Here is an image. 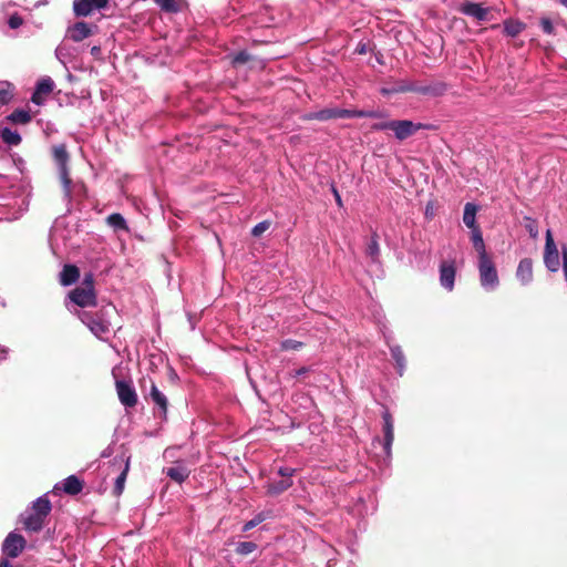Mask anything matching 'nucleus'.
<instances>
[{
  "mask_svg": "<svg viewBox=\"0 0 567 567\" xmlns=\"http://www.w3.org/2000/svg\"><path fill=\"white\" fill-rule=\"evenodd\" d=\"M524 227L528 231L529 236L532 238H536L538 236V225L537 221L528 216H525L524 219Z\"/></svg>",
  "mask_w": 567,
  "mask_h": 567,
  "instance_id": "nucleus-37",
  "label": "nucleus"
},
{
  "mask_svg": "<svg viewBox=\"0 0 567 567\" xmlns=\"http://www.w3.org/2000/svg\"><path fill=\"white\" fill-rule=\"evenodd\" d=\"M476 213H477V206L475 204H473V203L465 204L463 221L471 229L478 228V225L476 224Z\"/></svg>",
  "mask_w": 567,
  "mask_h": 567,
  "instance_id": "nucleus-23",
  "label": "nucleus"
},
{
  "mask_svg": "<svg viewBox=\"0 0 567 567\" xmlns=\"http://www.w3.org/2000/svg\"><path fill=\"white\" fill-rule=\"evenodd\" d=\"M165 474L174 482L182 484L190 474V470L186 466L184 461H176L174 465L166 468Z\"/></svg>",
  "mask_w": 567,
  "mask_h": 567,
  "instance_id": "nucleus-13",
  "label": "nucleus"
},
{
  "mask_svg": "<svg viewBox=\"0 0 567 567\" xmlns=\"http://www.w3.org/2000/svg\"><path fill=\"white\" fill-rule=\"evenodd\" d=\"M117 458H120L121 462L124 463V468L122 470V472L115 480V484H114V488H113V494L115 496H120L124 491L125 481L127 477V473L130 471V463H131V456L126 455L125 452H123L120 456H116L114 458V463L117 461Z\"/></svg>",
  "mask_w": 567,
  "mask_h": 567,
  "instance_id": "nucleus-12",
  "label": "nucleus"
},
{
  "mask_svg": "<svg viewBox=\"0 0 567 567\" xmlns=\"http://www.w3.org/2000/svg\"><path fill=\"white\" fill-rule=\"evenodd\" d=\"M115 389L120 402L125 408H134L137 404V394L131 381L116 380Z\"/></svg>",
  "mask_w": 567,
  "mask_h": 567,
  "instance_id": "nucleus-8",
  "label": "nucleus"
},
{
  "mask_svg": "<svg viewBox=\"0 0 567 567\" xmlns=\"http://www.w3.org/2000/svg\"><path fill=\"white\" fill-rule=\"evenodd\" d=\"M447 90V85L444 82L432 81L429 83H422L420 81H400L392 90L395 93L413 92L429 96H441Z\"/></svg>",
  "mask_w": 567,
  "mask_h": 567,
  "instance_id": "nucleus-2",
  "label": "nucleus"
},
{
  "mask_svg": "<svg viewBox=\"0 0 567 567\" xmlns=\"http://www.w3.org/2000/svg\"><path fill=\"white\" fill-rule=\"evenodd\" d=\"M110 455H111V451H109V450L103 451L101 454L102 457H109Z\"/></svg>",
  "mask_w": 567,
  "mask_h": 567,
  "instance_id": "nucleus-53",
  "label": "nucleus"
},
{
  "mask_svg": "<svg viewBox=\"0 0 567 567\" xmlns=\"http://www.w3.org/2000/svg\"><path fill=\"white\" fill-rule=\"evenodd\" d=\"M80 278V269L75 265H64L60 272V284L62 286H71L75 284Z\"/></svg>",
  "mask_w": 567,
  "mask_h": 567,
  "instance_id": "nucleus-20",
  "label": "nucleus"
},
{
  "mask_svg": "<svg viewBox=\"0 0 567 567\" xmlns=\"http://www.w3.org/2000/svg\"><path fill=\"white\" fill-rule=\"evenodd\" d=\"M544 262L547 269L551 272H556L560 267L559 251L549 229L546 231Z\"/></svg>",
  "mask_w": 567,
  "mask_h": 567,
  "instance_id": "nucleus-6",
  "label": "nucleus"
},
{
  "mask_svg": "<svg viewBox=\"0 0 567 567\" xmlns=\"http://www.w3.org/2000/svg\"><path fill=\"white\" fill-rule=\"evenodd\" d=\"M365 255L371 258L372 261H378L380 257L379 236L373 233L370 243L367 245Z\"/></svg>",
  "mask_w": 567,
  "mask_h": 567,
  "instance_id": "nucleus-28",
  "label": "nucleus"
},
{
  "mask_svg": "<svg viewBox=\"0 0 567 567\" xmlns=\"http://www.w3.org/2000/svg\"><path fill=\"white\" fill-rule=\"evenodd\" d=\"M25 538L16 532H11L4 538L1 550L9 558L18 557L25 548Z\"/></svg>",
  "mask_w": 567,
  "mask_h": 567,
  "instance_id": "nucleus-5",
  "label": "nucleus"
},
{
  "mask_svg": "<svg viewBox=\"0 0 567 567\" xmlns=\"http://www.w3.org/2000/svg\"><path fill=\"white\" fill-rule=\"evenodd\" d=\"M2 141L10 146H18L22 138L17 131H12L9 127H4L0 131Z\"/></svg>",
  "mask_w": 567,
  "mask_h": 567,
  "instance_id": "nucleus-30",
  "label": "nucleus"
},
{
  "mask_svg": "<svg viewBox=\"0 0 567 567\" xmlns=\"http://www.w3.org/2000/svg\"><path fill=\"white\" fill-rule=\"evenodd\" d=\"M250 60H251V55H250L248 52H246V51H240V52H238V53L234 56V59H233V63H234V64H245V63H247V62H248V61H250Z\"/></svg>",
  "mask_w": 567,
  "mask_h": 567,
  "instance_id": "nucleus-42",
  "label": "nucleus"
},
{
  "mask_svg": "<svg viewBox=\"0 0 567 567\" xmlns=\"http://www.w3.org/2000/svg\"><path fill=\"white\" fill-rule=\"evenodd\" d=\"M427 127V125L421 123L414 124L409 120H393L391 131L394 132L398 140L403 141L412 136L419 130Z\"/></svg>",
  "mask_w": 567,
  "mask_h": 567,
  "instance_id": "nucleus-9",
  "label": "nucleus"
},
{
  "mask_svg": "<svg viewBox=\"0 0 567 567\" xmlns=\"http://www.w3.org/2000/svg\"><path fill=\"white\" fill-rule=\"evenodd\" d=\"M471 239H472L474 249L478 254V258L488 256L486 252L485 243H484L483 235H482L480 227L472 229Z\"/></svg>",
  "mask_w": 567,
  "mask_h": 567,
  "instance_id": "nucleus-25",
  "label": "nucleus"
},
{
  "mask_svg": "<svg viewBox=\"0 0 567 567\" xmlns=\"http://www.w3.org/2000/svg\"><path fill=\"white\" fill-rule=\"evenodd\" d=\"M0 567H14V566L8 559H1Z\"/></svg>",
  "mask_w": 567,
  "mask_h": 567,
  "instance_id": "nucleus-51",
  "label": "nucleus"
},
{
  "mask_svg": "<svg viewBox=\"0 0 567 567\" xmlns=\"http://www.w3.org/2000/svg\"><path fill=\"white\" fill-rule=\"evenodd\" d=\"M271 223L269 220H262L260 223H258L252 229H251V235L254 237H259L261 236L265 231H267L270 227Z\"/></svg>",
  "mask_w": 567,
  "mask_h": 567,
  "instance_id": "nucleus-40",
  "label": "nucleus"
},
{
  "mask_svg": "<svg viewBox=\"0 0 567 567\" xmlns=\"http://www.w3.org/2000/svg\"><path fill=\"white\" fill-rule=\"evenodd\" d=\"M391 127H392V121H388V122H381V123H374L371 128L373 131H385V130H390L391 131Z\"/></svg>",
  "mask_w": 567,
  "mask_h": 567,
  "instance_id": "nucleus-44",
  "label": "nucleus"
},
{
  "mask_svg": "<svg viewBox=\"0 0 567 567\" xmlns=\"http://www.w3.org/2000/svg\"><path fill=\"white\" fill-rule=\"evenodd\" d=\"M539 23H540V27H542L544 33H546V34H553L554 33V25H553L550 19L542 18Z\"/></svg>",
  "mask_w": 567,
  "mask_h": 567,
  "instance_id": "nucleus-43",
  "label": "nucleus"
},
{
  "mask_svg": "<svg viewBox=\"0 0 567 567\" xmlns=\"http://www.w3.org/2000/svg\"><path fill=\"white\" fill-rule=\"evenodd\" d=\"M150 398L153 401V403L157 405L159 410V415L165 419L168 409V401L166 395L158 390L154 382H152L151 385Z\"/></svg>",
  "mask_w": 567,
  "mask_h": 567,
  "instance_id": "nucleus-17",
  "label": "nucleus"
},
{
  "mask_svg": "<svg viewBox=\"0 0 567 567\" xmlns=\"http://www.w3.org/2000/svg\"><path fill=\"white\" fill-rule=\"evenodd\" d=\"M303 347V343L293 339H287L284 340L280 344L281 350L289 351V350H300Z\"/></svg>",
  "mask_w": 567,
  "mask_h": 567,
  "instance_id": "nucleus-39",
  "label": "nucleus"
},
{
  "mask_svg": "<svg viewBox=\"0 0 567 567\" xmlns=\"http://www.w3.org/2000/svg\"><path fill=\"white\" fill-rule=\"evenodd\" d=\"M383 432H384V452L388 456L391 454V446L394 440L393 420L389 412L383 414Z\"/></svg>",
  "mask_w": 567,
  "mask_h": 567,
  "instance_id": "nucleus-15",
  "label": "nucleus"
},
{
  "mask_svg": "<svg viewBox=\"0 0 567 567\" xmlns=\"http://www.w3.org/2000/svg\"><path fill=\"white\" fill-rule=\"evenodd\" d=\"M53 158L60 167H66L69 162V153L64 144L55 145L53 147Z\"/></svg>",
  "mask_w": 567,
  "mask_h": 567,
  "instance_id": "nucleus-29",
  "label": "nucleus"
},
{
  "mask_svg": "<svg viewBox=\"0 0 567 567\" xmlns=\"http://www.w3.org/2000/svg\"><path fill=\"white\" fill-rule=\"evenodd\" d=\"M391 355L394 359V361L399 368L400 374H402V371L405 368L406 360H405V355H404L401 347H399V346L392 347Z\"/></svg>",
  "mask_w": 567,
  "mask_h": 567,
  "instance_id": "nucleus-34",
  "label": "nucleus"
},
{
  "mask_svg": "<svg viewBox=\"0 0 567 567\" xmlns=\"http://www.w3.org/2000/svg\"><path fill=\"white\" fill-rule=\"evenodd\" d=\"M257 544L255 542H240L236 546V554L240 556H247L254 553L257 549Z\"/></svg>",
  "mask_w": 567,
  "mask_h": 567,
  "instance_id": "nucleus-36",
  "label": "nucleus"
},
{
  "mask_svg": "<svg viewBox=\"0 0 567 567\" xmlns=\"http://www.w3.org/2000/svg\"><path fill=\"white\" fill-rule=\"evenodd\" d=\"M558 2L565 8H567V0H558Z\"/></svg>",
  "mask_w": 567,
  "mask_h": 567,
  "instance_id": "nucleus-54",
  "label": "nucleus"
},
{
  "mask_svg": "<svg viewBox=\"0 0 567 567\" xmlns=\"http://www.w3.org/2000/svg\"><path fill=\"white\" fill-rule=\"evenodd\" d=\"M59 174H60L61 182H62V184L64 186L65 193L69 195L70 192H71V178L69 176V168H68V166L66 167H60L59 168Z\"/></svg>",
  "mask_w": 567,
  "mask_h": 567,
  "instance_id": "nucleus-38",
  "label": "nucleus"
},
{
  "mask_svg": "<svg viewBox=\"0 0 567 567\" xmlns=\"http://www.w3.org/2000/svg\"><path fill=\"white\" fill-rule=\"evenodd\" d=\"M68 33L71 40L74 42H81L92 34V29L86 22L80 21L69 28Z\"/></svg>",
  "mask_w": 567,
  "mask_h": 567,
  "instance_id": "nucleus-16",
  "label": "nucleus"
},
{
  "mask_svg": "<svg viewBox=\"0 0 567 567\" xmlns=\"http://www.w3.org/2000/svg\"><path fill=\"white\" fill-rule=\"evenodd\" d=\"M264 520H265V516L262 514H258L252 519L245 523V525L243 526V532H248V530L255 528L257 525H259Z\"/></svg>",
  "mask_w": 567,
  "mask_h": 567,
  "instance_id": "nucleus-41",
  "label": "nucleus"
},
{
  "mask_svg": "<svg viewBox=\"0 0 567 567\" xmlns=\"http://www.w3.org/2000/svg\"><path fill=\"white\" fill-rule=\"evenodd\" d=\"M106 223L115 231H118V230L128 231V226L126 224V220L118 213H113L110 216H107Z\"/></svg>",
  "mask_w": 567,
  "mask_h": 567,
  "instance_id": "nucleus-26",
  "label": "nucleus"
},
{
  "mask_svg": "<svg viewBox=\"0 0 567 567\" xmlns=\"http://www.w3.org/2000/svg\"><path fill=\"white\" fill-rule=\"evenodd\" d=\"M82 321L85 322L89 329L99 338L110 332V322L104 318L102 312H84Z\"/></svg>",
  "mask_w": 567,
  "mask_h": 567,
  "instance_id": "nucleus-7",
  "label": "nucleus"
},
{
  "mask_svg": "<svg viewBox=\"0 0 567 567\" xmlns=\"http://www.w3.org/2000/svg\"><path fill=\"white\" fill-rule=\"evenodd\" d=\"M524 29V24L518 21H505L504 22V32L508 37L518 35Z\"/></svg>",
  "mask_w": 567,
  "mask_h": 567,
  "instance_id": "nucleus-33",
  "label": "nucleus"
},
{
  "mask_svg": "<svg viewBox=\"0 0 567 567\" xmlns=\"http://www.w3.org/2000/svg\"><path fill=\"white\" fill-rule=\"evenodd\" d=\"M52 505L50 499L47 496H41L37 498L31 507V512L35 514H40L42 516H48L51 513Z\"/></svg>",
  "mask_w": 567,
  "mask_h": 567,
  "instance_id": "nucleus-24",
  "label": "nucleus"
},
{
  "mask_svg": "<svg viewBox=\"0 0 567 567\" xmlns=\"http://www.w3.org/2000/svg\"><path fill=\"white\" fill-rule=\"evenodd\" d=\"M7 120L13 124H28L31 122L32 116L29 111L25 110H14L10 115L7 116Z\"/></svg>",
  "mask_w": 567,
  "mask_h": 567,
  "instance_id": "nucleus-27",
  "label": "nucleus"
},
{
  "mask_svg": "<svg viewBox=\"0 0 567 567\" xmlns=\"http://www.w3.org/2000/svg\"><path fill=\"white\" fill-rule=\"evenodd\" d=\"M109 0H73V11L76 17H87L94 10L103 9Z\"/></svg>",
  "mask_w": 567,
  "mask_h": 567,
  "instance_id": "nucleus-10",
  "label": "nucleus"
},
{
  "mask_svg": "<svg viewBox=\"0 0 567 567\" xmlns=\"http://www.w3.org/2000/svg\"><path fill=\"white\" fill-rule=\"evenodd\" d=\"M45 516L33 512L27 513L23 517V527L25 530L38 533L44 526Z\"/></svg>",
  "mask_w": 567,
  "mask_h": 567,
  "instance_id": "nucleus-19",
  "label": "nucleus"
},
{
  "mask_svg": "<svg viewBox=\"0 0 567 567\" xmlns=\"http://www.w3.org/2000/svg\"><path fill=\"white\" fill-rule=\"evenodd\" d=\"M309 372V369L306 367H302L298 370H295L293 373H291L292 378L305 375Z\"/></svg>",
  "mask_w": 567,
  "mask_h": 567,
  "instance_id": "nucleus-49",
  "label": "nucleus"
},
{
  "mask_svg": "<svg viewBox=\"0 0 567 567\" xmlns=\"http://www.w3.org/2000/svg\"><path fill=\"white\" fill-rule=\"evenodd\" d=\"M53 89H54V82L52 81V79L44 78L38 82L35 91L38 92V94L41 93L42 95L47 96L50 93H52Z\"/></svg>",
  "mask_w": 567,
  "mask_h": 567,
  "instance_id": "nucleus-35",
  "label": "nucleus"
},
{
  "mask_svg": "<svg viewBox=\"0 0 567 567\" xmlns=\"http://www.w3.org/2000/svg\"><path fill=\"white\" fill-rule=\"evenodd\" d=\"M385 114L379 110H348L339 107H327L318 112H310L302 116L305 121H328L332 118L371 117L382 118Z\"/></svg>",
  "mask_w": 567,
  "mask_h": 567,
  "instance_id": "nucleus-1",
  "label": "nucleus"
},
{
  "mask_svg": "<svg viewBox=\"0 0 567 567\" xmlns=\"http://www.w3.org/2000/svg\"><path fill=\"white\" fill-rule=\"evenodd\" d=\"M291 486H292V480L289 477L281 478L279 481L269 482L267 484V494H269L271 496H278V495L282 494L284 492H286Z\"/></svg>",
  "mask_w": 567,
  "mask_h": 567,
  "instance_id": "nucleus-22",
  "label": "nucleus"
},
{
  "mask_svg": "<svg viewBox=\"0 0 567 567\" xmlns=\"http://www.w3.org/2000/svg\"><path fill=\"white\" fill-rule=\"evenodd\" d=\"M516 277L523 285H527L533 280V260L530 258H523L519 261Z\"/></svg>",
  "mask_w": 567,
  "mask_h": 567,
  "instance_id": "nucleus-18",
  "label": "nucleus"
},
{
  "mask_svg": "<svg viewBox=\"0 0 567 567\" xmlns=\"http://www.w3.org/2000/svg\"><path fill=\"white\" fill-rule=\"evenodd\" d=\"M13 85L8 81H0V104L7 105L13 97Z\"/></svg>",
  "mask_w": 567,
  "mask_h": 567,
  "instance_id": "nucleus-31",
  "label": "nucleus"
},
{
  "mask_svg": "<svg viewBox=\"0 0 567 567\" xmlns=\"http://www.w3.org/2000/svg\"><path fill=\"white\" fill-rule=\"evenodd\" d=\"M367 45L364 43H359L357 49H355V52L359 53V54H365L367 53Z\"/></svg>",
  "mask_w": 567,
  "mask_h": 567,
  "instance_id": "nucleus-50",
  "label": "nucleus"
},
{
  "mask_svg": "<svg viewBox=\"0 0 567 567\" xmlns=\"http://www.w3.org/2000/svg\"><path fill=\"white\" fill-rule=\"evenodd\" d=\"M155 3L165 12L176 13L181 11V3L177 0H154Z\"/></svg>",
  "mask_w": 567,
  "mask_h": 567,
  "instance_id": "nucleus-32",
  "label": "nucleus"
},
{
  "mask_svg": "<svg viewBox=\"0 0 567 567\" xmlns=\"http://www.w3.org/2000/svg\"><path fill=\"white\" fill-rule=\"evenodd\" d=\"M4 358V351L0 349V360Z\"/></svg>",
  "mask_w": 567,
  "mask_h": 567,
  "instance_id": "nucleus-55",
  "label": "nucleus"
},
{
  "mask_svg": "<svg viewBox=\"0 0 567 567\" xmlns=\"http://www.w3.org/2000/svg\"><path fill=\"white\" fill-rule=\"evenodd\" d=\"M293 472H295V470H292L290 467H280L278 471L281 478H287V477L291 478Z\"/></svg>",
  "mask_w": 567,
  "mask_h": 567,
  "instance_id": "nucleus-46",
  "label": "nucleus"
},
{
  "mask_svg": "<svg viewBox=\"0 0 567 567\" xmlns=\"http://www.w3.org/2000/svg\"><path fill=\"white\" fill-rule=\"evenodd\" d=\"M455 262L454 261H442L440 266V282L441 285L447 289L452 290L454 287V280H455Z\"/></svg>",
  "mask_w": 567,
  "mask_h": 567,
  "instance_id": "nucleus-11",
  "label": "nucleus"
},
{
  "mask_svg": "<svg viewBox=\"0 0 567 567\" xmlns=\"http://www.w3.org/2000/svg\"><path fill=\"white\" fill-rule=\"evenodd\" d=\"M22 24V19L20 17L13 16L9 19V25L12 29H17Z\"/></svg>",
  "mask_w": 567,
  "mask_h": 567,
  "instance_id": "nucleus-47",
  "label": "nucleus"
},
{
  "mask_svg": "<svg viewBox=\"0 0 567 567\" xmlns=\"http://www.w3.org/2000/svg\"><path fill=\"white\" fill-rule=\"evenodd\" d=\"M480 280L483 287L494 288L498 285V275L489 256L478 258Z\"/></svg>",
  "mask_w": 567,
  "mask_h": 567,
  "instance_id": "nucleus-4",
  "label": "nucleus"
},
{
  "mask_svg": "<svg viewBox=\"0 0 567 567\" xmlns=\"http://www.w3.org/2000/svg\"><path fill=\"white\" fill-rule=\"evenodd\" d=\"M460 11L463 14L475 18L478 21H486L488 16V9L483 8L480 3L465 2L461 6Z\"/></svg>",
  "mask_w": 567,
  "mask_h": 567,
  "instance_id": "nucleus-14",
  "label": "nucleus"
},
{
  "mask_svg": "<svg viewBox=\"0 0 567 567\" xmlns=\"http://www.w3.org/2000/svg\"><path fill=\"white\" fill-rule=\"evenodd\" d=\"M331 190L333 193V196H334V199H336V203L339 207H342V199H341V196L338 192V189L336 188L334 185L331 186Z\"/></svg>",
  "mask_w": 567,
  "mask_h": 567,
  "instance_id": "nucleus-48",
  "label": "nucleus"
},
{
  "mask_svg": "<svg viewBox=\"0 0 567 567\" xmlns=\"http://www.w3.org/2000/svg\"><path fill=\"white\" fill-rule=\"evenodd\" d=\"M69 298L72 302L81 308L95 307L97 303L96 293L94 288V277L92 274H86L83 278L81 286L70 291Z\"/></svg>",
  "mask_w": 567,
  "mask_h": 567,
  "instance_id": "nucleus-3",
  "label": "nucleus"
},
{
  "mask_svg": "<svg viewBox=\"0 0 567 567\" xmlns=\"http://www.w3.org/2000/svg\"><path fill=\"white\" fill-rule=\"evenodd\" d=\"M100 52H101L100 47H93V48L91 49V53H92L93 55H97V54H100Z\"/></svg>",
  "mask_w": 567,
  "mask_h": 567,
  "instance_id": "nucleus-52",
  "label": "nucleus"
},
{
  "mask_svg": "<svg viewBox=\"0 0 567 567\" xmlns=\"http://www.w3.org/2000/svg\"><path fill=\"white\" fill-rule=\"evenodd\" d=\"M45 100V95H42L41 93L38 94L37 91L31 96V101L37 105H42Z\"/></svg>",
  "mask_w": 567,
  "mask_h": 567,
  "instance_id": "nucleus-45",
  "label": "nucleus"
},
{
  "mask_svg": "<svg viewBox=\"0 0 567 567\" xmlns=\"http://www.w3.org/2000/svg\"><path fill=\"white\" fill-rule=\"evenodd\" d=\"M84 482L76 475H70L63 481L62 489L65 494L75 496L83 489Z\"/></svg>",
  "mask_w": 567,
  "mask_h": 567,
  "instance_id": "nucleus-21",
  "label": "nucleus"
}]
</instances>
